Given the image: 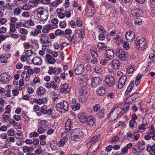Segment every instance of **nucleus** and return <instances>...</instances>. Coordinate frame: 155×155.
I'll return each mask as SVG.
<instances>
[{
	"label": "nucleus",
	"instance_id": "nucleus-1",
	"mask_svg": "<svg viewBox=\"0 0 155 155\" xmlns=\"http://www.w3.org/2000/svg\"><path fill=\"white\" fill-rule=\"evenodd\" d=\"M33 13L35 16L37 17L41 21L46 20L48 16V11L42 7H39L35 9Z\"/></svg>",
	"mask_w": 155,
	"mask_h": 155
},
{
	"label": "nucleus",
	"instance_id": "nucleus-2",
	"mask_svg": "<svg viewBox=\"0 0 155 155\" xmlns=\"http://www.w3.org/2000/svg\"><path fill=\"white\" fill-rule=\"evenodd\" d=\"M55 108L57 110L61 113H64L68 111L69 109L68 103L63 100L62 102L57 104Z\"/></svg>",
	"mask_w": 155,
	"mask_h": 155
},
{
	"label": "nucleus",
	"instance_id": "nucleus-3",
	"mask_svg": "<svg viewBox=\"0 0 155 155\" xmlns=\"http://www.w3.org/2000/svg\"><path fill=\"white\" fill-rule=\"evenodd\" d=\"M83 135L82 131L79 129L74 130L71 134V139L74 141H80L83 138Z\"/></svg>",
	"mask_w": 155,
	"mask_h": 155
},
{
	"label": "nucleus",
	"instance_id": "nucleus-4",
	"mask_svg": "<svg viewBox=\"0 0 155 155\" xmlns=\"http://www.w3.org/2000/svg\"><path fill=\"white\" fill-rule=\"evenodd\" d=\"M136 48L139 50L141 51L146 48V43L144 38H137L135 43Z\"/></svg>",
	"mask_w": 155,
	"mask_h": 155
},
{
	"label": "nucleus",
	"instance_id": "nucleus-5",
	"mask_svg": "<svg viewBox=\"0 0 155 155\" xmlns=\"http://www.w3.org/2000/svg\"><path fill=\"white\" fill-rule=\"evenodd\" d=\"M115 53L120 60L124 61L126 60L127 54L123 49L118 48L116 50Z\"/></svg>",
	"mask_w": 155,
	"mask_h": 155
},
{
	"label": "nucleus",
	"instance_id": "nucleus-6",
	"mask_svg": "<svg viewBox=\"0 0 155 155\" xmlns=\"http://www.w3.org/2000/svg\"><path fill=\"white\" fill-rule=\"evenodd\" d=\"M106 85L110 87L113 86L115 84L114 78L111 75L107 76L105 79Z\"/></svg>",
	"mask_w": 155,
	"mask_h": 155
},
{
	"label": "nucleus",
	"instance_id": "nucleus-7",
	"mask_svg": "<svg viewBox=\"0 0 155 155\" xmlns=\"http://www.w3.org/2000/svg\"><path fill=\"white\" fill-rule=\"evenodd\" d=\"M119 112L116 108L114 109L110 114L109 117V120L112 122L115 120L117 118L119 114Z\"/></svg>",
	"mask_w": 155,
	"mask_h": 155
},
{
	"label": "nucleus",
	"instance_id": "nucleus-8",
	"mask_svg": "<svg viewBox=\"0 0 155 155\" xmlns=\"http://www.w3.org/2000/svg\"><path fill=\"white\" fill-rule=\"evenodd\" d=\"M61 68H53L52 67H50L49 68L48 73L50 74H52L53 73L55 75H58L61 72Z\"/></svg>",
	"mask_w": 155,
	"mask_h": 155
},
{
	"label": "nucleus",
	"instance_id": "nucleus-9",
	"mask_svg": "<svg viewBox=\"0 0 155 155\" xmlns=\"http://www.w3.org/2000/svg\"><path fill=\"white\" fill-rule=\"evenodd\" d=\"M101 79L99 77H93L91 80V87L95 88L100 85L101 83Z\"/></svg>",
	"mask_w": 155,
	"mask_h": 155
},
{
	"label": "nucleus",
	"instance_id": "nucleus-10",
	"mask_svg": "<svg viewBox=\"0 0 155 155\" xmlns=\"http://www.w3.org/2000/svg\"><path fill=\"white\" fill-rule=\"evenodd\" d=\"M135 33L131 31H127L125 34V37L129 41L131 42L135 38Z\"/></svg>",
	"mask_w": 155,
	"mask_h": 155
},
{
	"label": "nucleus",
	"instance_id": "nucleus-11",
	"mask_svg": "<svg viewBox=\"0 0 155 155\" xmlns=\"http://www.w3.org/2000/svg\"><path fill=\"white\" fill-rule=\"evenodd\" d=\"M95 122V120L94 118L92 116H90L87 117L86 122L85 123H86L87 125L91 127L94 125Z\"/></svg>",
	"mask_w": 155,
	"mask_h": 155
},
{
	"label": "nucleus",
	"instance_id": "nucleus-12",
	"mask_svg": "<svg viewBox=\"0 0 155 155\" xmlns=\"http://www.w3.org/2000/svg\"><path fill=\"white\" fill-rule=\"evenodd\" d=\"M127 78L125 75H123L120 77L118 81V87L119 89L121 88L125 84Z\"/></svg>",
	"mask_w": 155,
	"mask_h": 155
},
{
	"label": "nucleus",
	"instance_id": "nucleus-13",
	"mask_svg": "<svg viewBox=\"0 0 155 155\" xmlns=\"http://www.w3.org/2000/svg\"><path fill=\"white\" fill-rule=\"evenodd\" d=\"M84 67L83 64L78 65L74 70V72L76 74L79 75L82 74L84 71Z\"/></svg>",
	"mask_w": 155,
	"mask_h": 155
},
{
	"label": "nucleus",
	"instance_id": "nucleus-14",
	"mask_svg": "<svg viewBox=\"0 0 155 155\" xmlns=\"http://www.w3.org/2000/svg\"><path fill=\"white\" fill-rule=\"evenodd\" d=\"M147 148L146 150L148 152H150L151 155H155V144L152 146L150 144L147 145Z\"/></svg>",
	"mask_w": 155,
	"mask_h": 155
},
{
	"label": "nucleus",
	"instance_id": "nucleus-15",
	"mask_svg": "<svg viewBox=\"0 0 155 155\" xmlns=\"http://www.w3.org/2000/svg\"><path fill=\"white\" fill-rule=\"evenodd\" d=\"M86 15L88 17H91L95 12V8L94 7H87Z\"/></svg>",
	"mask_w": 155,
	"mask_h": 155
},
{
	"label": "nucleus",
	"instance_id": "nucleus-16",
	"mask_svg": "<svg viewBox=\"0 0 155 155\" xmlns=\"http://www.w3.org/2000/svg\"><path fill=\"white\" fill-rule=\"evenodd\" d=\"M0 76L1 77V81L3 84H7L9 82V76L6 73L2 74Z\"/></svg>",
	"mask_w": 155,
	"mask_h": 155
},
{
	"label": "nucleus",
	"instance_id": "nucleus-17",
	"mask_svg": "<svg viewBox=\"0 0 155 155\" xmlns=\"http://www.w3.org/2000/svg\"><path fill=\"white\" fill-rule=\"evenodd\" d=\"M142 11L140 9H135L131 11V14L134 17H139L142 14Z\"/></svg>",
	"mask_w": 155,
	"mask_h": 155
},
{
	"label": "nucleus",
	"instance_id": "nucleus-18",
	"mask_svg": "<svg viewBox=\"0 0 155 155\" xmlns=\"http://www.w3.org/2000/svg\"><path fill=\"white\" fill-rule=\"evenodd\" d=\"M99 143H92L88 149V150L91 153H94L99 148Z\"/></svg>",
	"mask_w": 155,
	"mask_h": 155
},
{
	"label": "nucleus",
	"instance_id": "nucleus-19",
	"mask_svg": "<svg viewBox=\"0 0 155 155\" xmlns=\"http://www.w3.org/2000/svg\"><path fill=\"white\" fill-rule=\"evenodd\" d=\"M70 88L67 84H64L62 85L60 89V92L64 94H67L70 91Z\"/></svg>",
	"mask_w": 155,
	"mask_h": 155
},
{
	"label": "nucleus",
	"instance_id": "nucleus-20",
	"mask_svg": "<svg viewBox=\"0 0 155 155\" xmlns=\"http://www.w3.org/2000/svg\"><path fill=\"white\" fill-rule=\"evenodd\" d=\"M10 57V54L6 53L1 55L0 56V61L2 63H6L7 62L8 58Z\"/></svg>",
	"mask_w": 155,
	"mask_h": 155
},
{
	"label": "nucleus",
	"instance_id": "nucleus-21",
	"mask_svg": "<svg viewBox=\"0 0 155 155\" xmlns=\"http://www.w3.org/2000/svg\"><path fill=\"white\" fill-rule=\"evenodd\" d=\"M106 54L107 60H110L113 58L114 55V52L112 49H108L106 50Z\"/></svg>",
	"mask_w": 155,
	"mask_h": 155
},
{
	"label": "nucleus",
	"instance_id": "nucleus-22",
	"mask_svg": "<svg viewBox=\"0 0 155 155\" xmlns=\"http://www.w3.org/2000/svg\"><path fill=\"white\" fill-rule=\"evenodd\" d=\"M35 25L34 22L31 20L25 21L22 24V26L24 27L29 28L31 26H33Z\"/></svg>",
	"mask_w": 155,
	"mask_h": 155
},
{
	"label": "nucleus",
	"instance_id": "nucleus-23",
	"mask_svg": "<svg viewBox=\"0 0 155 155\" xmlns=\"http://www.w3.org/2000/svg\"><path fill=\"white\" fill-rule=\"evenodd\" d=\"M32 62L34 65H40L41 64L42 61L40 58L36 56L32 59Z\"/></svg>",
	"mask_w": 155,
	"mask_h": 155
},
{
	"label": "nucleus",
	"instance_id": "nucleus-24",
	"mask_svg": "<svg viewBox=\"0 0 155 155\" xmlns=\"http://www.w3.org/2000/svg\"><path fill=\"white\" fill-rule=\"evenodd\" d=\"M36 94L37 96H41L45 94L46 93V89L41 86L38 87L36 90Z\"/></svg>",
	"mask_w": 155,
	"mask_h": 155
},
{
	"label": "nucleus",
	"instance_id": "nucleus-25",
	"mask_svg": "<svg viewBox=\"0 0 155 155\" xmlns=\"http://www.w3.org/2000/svg\"><path fill=\"white\" fill-rule=\"evenodd\" d=\"M101 137V135L99 134L95 135L92 137L89 141V143L93 142L94 143H98V141L99 140V138Z\"/></svg>",
	"mask_w": 155,
	"mask_h": 155
},
{
	"label": "nucleus",
	"instance_id": "nucleus-26",
	"mask_svg": "<svg viewBox=\"0 0 155 155\" xmlns=\"http://www.w3.org/2000/svg\"><path fill=\"white\" fill-rule=\"evenodd\" d=\"M45 57L47 60V61L49 64H53L56 61L55 59L53 58L52 57L50 54H47L46 55Z\"/></svg>",
	"mask_w": 155,
	"mask_h": 155
},
{
	"label": "nucleus",
	"instance_id": "nucleus-27",
	"mask_svg": "<svg viewBox=\"0 0 155 155\" xmlns=\"http://www.w3.org/2000/svg\"><path fill=\"white\" fill-rule=\"evenodd\" d=\"M111 64L113 67L115 69H118L120 65V62L117 59H114L112 61Z\"/></svg>",
	"mask_w": 155,
	"mask_h": 155
},
{
	"label": "nucleus",
	"instance_id": "nucleus-28",
	"mask_svg": "<svg viewBox=\"0 0 155 155\" xmlns=\"http://www.w3.org/2000/svg\"><path fill=\"white\" fill-rule=\"evenodd\" d=\"M49 38L46 35L42 34L41 35L40 41L41 44H43L48 41Z\"/></svg>",
	"mask_w": 155,
	"mask_h": 155
},
{
	"label": "nucleus",
	"instance_id": "nucleus-29",
	"mask_svg": "<svg viewBox=\"0 0 155 155\" xmlns=\"http://www.w3.org/2000/svg\"><path fill=\"white\" fill-rule=\"evenodd\" d=\"M84 30L82 29H77L75 31L76 33L78 34V36L81 38H83L85 35Z\"/></svg>",
	"mask_w": 155,
	"mask_h": 155
},
{
	"label": "nucleus",
	"instance_id": "nucleus-30",
	"mask_svg": "<svg viewBox=\"0 0 155 155\" xmlns=\"http://www.w3.org/2000/svg\"><path fill=\"white\" fill-rule=\"evenodd\" d=\"M106 93L105 88L104 87H100L97 91V94L98 95L103 96Z\"/></svg>",
	"mask_w": 155,
	"mask_h": 155
},
{
	"label": "nucleus",
	"instance_id": "nucleus-31",
	"mask_svg": "<svg viewBox=\"0 0 155 155\" xmlns=\"http://www.w3.org/2000/svg\"><path fill=\"white\" fill-rule=\"evenodd\" d=\"M71 121L70 120H68L65 123V127L66 130L67 131H69L71 130Z\"/></svg>",
	"mask_w": 155,
	"mask_h": 155
},
{
	"label": "nucleus",
	"instance_id": "nucleus-32",
	"mask_svg": "<svg viewBox=\"0 0 155 155\" xmlns=\"http://www.w3.org/2000/svg\"><path fill=\"white\" fill-rule=\"evenodd\" d=\"M138 97V94L137 93H135L132 94L131 96H129L128 97V99L130 101V103H132Z\"/></svg>",
	"mask_w": 155,
	"mask_h": 155
},
{
	"label": "nucleus",
	"instance_id": "nucleus-33",
	"mask_svg": "<svg viewBox=\"0 0 155 155\" xmlns=\"http://www.w3.org/2000/svg\"><path fill=\"white\" fill-rule=\"evenodd\" d=\"M130 101L127 102L123 105L121 107L122 110L124 112H126L128 111L129 109L130 104Z\"/></svg>",
	"mask_w": 155,
	"mask_h": 155
},
{
	"label": "nucleus",
	"instance_id": "nucleus-34",
	"mask_svg": "<svg viewBox=\"0 0 155 155\" xmlns=\"http://www.w3.org/2000/svg\"><path fill=\"white\" fill-rule=\"evenodd\" d=\"M71 106L72 110L75 111L80 109L81 105L79 103H75L72 105Z\"/></svg>",
	"mask_w": 155,
	"mask_h": 155
},
{
	"label": "nucleus",
	"instance_id": "nucleus-35",
	"mask_svg": "<svg viewBox=\"0 0 155 155\" xmlns=\"http://www.w3.org/2000/svg\"><path fill=\"white\" fill-rule=\"evenodd\" d=\"M148 125L147 123L144 122V119H143V124L140 125L138 127V130H140L144 131L146 129L145 126Z\"/></svg>",
	"mask_w": 155,
	"mask_h": 155
},
{
	"label": "nucleus",
	"instance_id": "nucleus-36",
	"mask_svg": "<svg viewBox=\"0 0 155 155\" xmlns=\"http://www.w3.org/2000/svg\"><path fill=\"white\" fill-rule=\"evenodd\" d=\"M78 118L80 121L82 123H84L86 122L87 117L83 114H80L78 115Z\"/></svg>",
	"mask_w": 155,
	"mask_h": 155
},
{
	"label": "nucleus",
	"instance_id": "nucleus-37",
	"mask_svg": "<svg viewBox=\"0 0 155 155\" xmlns=\"http://www.w3.org/2000/svg\"><path fill=\"white\" fill-rule=\"evenodd\" d=\"M106 113V111L104 109H102L100 110L97 113V116L100 118H103Z\"/></svg>",
	"mask_w": 155,
	"mask_h": 155
},
{
	"label": "nucleus",
	"instance_id": "nucleus-38",
	"mask_svg": "<svg viewBox=\"0 0 155 155\" xmlns=\"http://www.w3.org/2000/svg\"><path fill=\"white\" fill-rule=\"evenodd\" d=\"M41 33V30H38L37 29H35L34 31L31 32L30 35L34 37H35L37 35Z\"/></svg>",
	"mask_w": 155,
	"mask_h": 155
},
{
	"label": "nucleus",
	"instance_id": "nucleus-39",
	"mask_svg": "<svg viewBox=\"0 0 155 155\" xmlns=\"http://www.w3.org/2000/svg\"><path fill=\"white\" fill-rule=\"evenodd\" d=\"M18 20L17 18L11 17L10 18V23H9V25H15L16 22Z\"/></svg>",
	"mask_w": 155,
	"mask_h": 155
},
{
	"label": "nucleus",
	"instance_id": "nucleus-40",
	"mask_svg": "<svg viewBox=\"0 0 155 155\" xmlns=\"http://www.w3.org/2000/svg\"><path fill=\"white\" fill-rule=\"evenodd\" d=\"M134 69L135 68L133 65H130L128 66L127 71L128 74H130L133 72L134 71Z\"/></svg>",
	"mask_w": 155,
	"mask_h": 155
},
{
	"label": "nucleus",
	"instance_id": "nucleus-41",
	"mask_svg": "<svg viewBox=\"0 0 155 155\" xmlns=\"http://www.w3.org/2000/svg\"><path fill=\"white\" fill-rule=\"evenodd\" d=\"M66 38L69 41V42L71 43V44H73L75 42V41L74 39V36L72 37L71 36H68L66 37Z\"/></svg>",
	"mask_w": 155,
	"mask_h": 155
},
{
	"label": "nucleus",
	"instance_id": "nucleus-42",
	"mask_svg": "<svg viewBox=\"0 0 155 155\" xmlns=\"http://www.w3.org/2000/svg\"><path fill=\"white\" fill-rule=\"evenodd\" d=\"M38 133L34 131L33 132H31L29 134V137L31 138L32 137H36L39 136Z\"/></svg>",
	"mask_w": 155,
	"mask_h": 155
},
{
	"label": "nucleus",
	"instance_id": "nucleus-43",
	"mask_svg": "<svg viewBox=\"0 0 155 155\" xmlns=\"http://www.w3.org/2000/svg\"><path fill=\"white\" fill-rule=\"evenodd\" d=\"M7 134L9 136H14L15 135L14 130L12 128L10 129L8 131Z\"/></svg>",
	"mask_w": 155,
	"mask_h": 155
},
{
	"label": "nucleus",
	"instance_id": "nucleus-44",
	"mask_svg": "<svg viewBox=\"0 0 155 155\" xmlns=\"http://www.w3.org/2000/svg\"><path fill=\"white\" fill-rule=\"evenodd\" d=\"M10 48V46L9 45H4L3 46V49L7 53H8V52L9 51Z\"/></svg>",
	"mask_w": 155,
	"mask_h": 155
},
{
	"label": "nucleus",
	"instance_id": "nucleus-45",
	"mask_svg": "<svg viewBox=\"0 0 155 155\" xmlns=\"http://www.w3.org/2000/svg\"><path fill=\"white\" fill-rule=\"evenodd\" d=\"M129 124L130 126V128H133L135 126L136 124V121L134 120H131L129 122Z\"/></svg>",
	"mask_w": 155,
	"mask_h": 155
},
{
	"label": "nucleus",
	"instance_id": "nucleus-46",
	"mask_svg": "<svg viewBox=\"0 0 155 155\" xmlns=\"http://www.w3.org/2000/svg\"><path fill=\"white\" fill-rule=\"evenodd\" d=\"M15 138L17 139H21L23 136V134L22 133L20 130H18L16 134L15 135Z\"/></svg>",
	"mask_w": 155,
	"mask_h": 155
},
{
	"label": "nucleus",
	"instance_id": "nucleus-47",
	"mask_svg": "<svg viewBox=\"0 0 155 155\" xmlns=\"http://www.w3.org/2000/svg\"><path fill=\"white\" fill-rule=\"evenodd\" d=\"M11 110V107L9 105H8L6 106L5 108V111L4 113H10Z\"/></svg>",
	"mask_w": 155,
	"mask_h": 155
},
{
	"label": "nucleus",
	"instance_id": "nucleus-48",
	"mask_svg": "<svg viewBox=\"0 0 155 155\" xmlns=\"http://www.w3.org/2000/svg\"><path fill=\"white\" fill-rule=\"evenodd\" d=\"M46 130L43 127H40L38 128L37 132L39 134H42L44 133Z\"/></svg>",
	"mask_w": 155,
	"mask_h": 155
},
{
	"label": "nucleus",
	"instance_id": "nucleus-49",
	"mask_svg": "<svg viewBox=\"0 0 155 155\" xmlns=\"http://www.w3.org/2000/svg\"><path fill=\"white\" fill-rule=\"evenodd\" d=\"M47 107L46 105H45L41 107V111L43 113L46 114L47 110Z\"/></svg>",
	"mask_w": 155,
	"mask_h": 155
},
{
	"label": "nucleus",
	"instance_id": "nucleus-50",
	"mask_svg": "<svg viewBox=\"0 0 155 155\" xmlns=\"http://www.w3.org/2000/svg\"><path fill=\"white\" fill-rule=\"evenodd\" d=\"M97 47L99 49H101L105 48L106 45L104 43H99L97 45Z\"/></svg>",
	"mask_w": 155,
	"mask_h": 155
},
{
	"label": "nucleus",
	"instance_id": "nucleus-51",
	"mask_svg": "<svg viewBox=\"0 0 155 155\" xmlns=\"http://www.w3.org/2000/svg\"><path fill=\"white\" fill-rule=\"evenodd\" d=\"M20 32L22 34L27 35L28 33L27 30L24 28H21L19 29Z\"/></svg>",
	"mask_w": 155,
	"mask_h": 155
},
{
	"label": "nucleus",
	"instance_id": "nucleus-52",
	"mask_svg": "<svg viewBox=\"0 0 155 155\" xmlns=\"http://www.w3.org/2000/svg\"><path fill=\"white\" fill-rule=\"evenodd\" d=\"M142 20L140 18L136 19L134 21L135 24L137 25H140L142 23Z\"/></svg>",
	"mask_w": 155,
	"mask_h": 155
},
{
	"label": "nucleus",
	"instance_id": "nucleus-53",
	"mask_svg": "<svg viewBox=\"0 0 155 155\" xmlns=\"http://www.w3.org/2000/svg\"><path fill=\"white\" fill-rule=\"evenodd\" d=\"M38 3L34 1H31L29 3V4L31 8L35 7L38 5Z\"/></svg>",
	"mask_w": 155,
	"mask_h": 155
},
{
	"label": "nucleus",
	"instance_id": "nucleus-54",
	"mask_svg": "<svg viewBox=\"0 0 155 155\" xmlns=\"http://www.w3.org/2000/svg\"><path fill=\"white\" fill-rule=\"evenodd\" d=\"M21 10L18 8H15L14 11V13L17 15H19L21 13Z\"/></svg>",
	"mask_w": 155,
	"mask_h": 155
},
{
	"label": "nucleus",
	"instance_id": "nucleus-55",
	"mask_svg": "<svg viewBox=\"0 0 155 155\" xmlns=\"http://www.w3.org/2000/svg\"><path fill=\"white\" fill-rule=\"evenodd\" d=\"M23 20H21L20 22H17L15 24V27L17 28H19L21 27L22 26V24L23 23L22 22V21Z\"/></svg>",
	"mask_w": 155,
	"mask_h": 155
},
{
	"label": "nucleus",
	"instance_id": "nucleus-56",
	"mask_svg": "<svg viewBox=\"0 0 155 155\" xmlns=\"http://www.w3.org/2000/svg\"><path fill=\"white\" fill-rule=\"evenodd\" d=\"M127 139H128L129 140H130V139L133 138L134 136V134L130 132H129L127 134Z\"/></svg>",
	"mask_w": 155,
	"mask_h": 155
},
{
	"label": "nucleus",
	"instance_id": "nucleus-57",
	"mask_svg": "<svg viewBox=\"0 0 155 155\" xmlns=\"http://www.w3.org/2000/svg\"><path fill=\"white\" fill-rule=\"evenodd\" d=\"M32 54L33 51L31 50H27L25 52V55L28 57L31 56Z\"/></svg>",
	"mask_w": 155,
	"mask_h": 155
},
{
	"label": "nucleus",
	"instance_id": "nucleus-58",
	"mask_svg": "<svg viewBox=\"0 0 155 155\" xmlns=\"http://www.w3.org/2000/svg\"><path fill=\"white\" fill-rule=\"evenodd\" d=\"M10 31L12 33H14L16 31V27L15 25H10Z\"/></svg>",
	"mask_w": 155,
	"mask_h": 155
},
{
	"label": "nucleus",
	"instance_id": "nucleus-59",
	"mask_svg": "<svg viewBox=\"0 0 155 155\" xmlns=\"http://www.w3.org/2000/svg\"><path fill=\"white\" fill-rule=\"evenodd\" d=\"M94 71L97 73H100L101 71V69L100 66L96 65L94 68Z\"/></svg>",
	"mask_w": 155,
	"mask_h": 155
},
{
	"label": "nucleus",
	"instance_id": "nucleus-60",
	"mask_svg": "<svg viewBox=\"0 0 155 155\" xmlns=\"http://www.w3.org/2000/svg\"><path fill=\"white\" fill-rule=\"evenodd\" d=\"M91 55L93 58H97L98 57L97 53L95 51L91 50Z\"/></svg>",
	"mask_w": 155,
	"mask_h": 155
},
{
	"label": "nucleus",
	"instance_id": "nucleus-61",
	"mask_svg": "<svg viewBox=\"0 0 155 155\" xmlns=\"http://www.w3.org/2000/svg\"><path fill=\"white\" fill-rule=\"evenodd\" d=\"M132 89L133 86H131V85H129L128 86L126 91V94L127 95L129 94L131 92V90Z\"/></svg>",
	"mask_w": 155,
	"mask_h": 155
},
{
	"label": "nucleus",
	"instance_id": "nucleus-62",
	"mask_svg": "<svg viewBox=\"0 0 155 155\" xmlns=\"http://www.w3.org/2000/svg\"><path fill=\"white\" fill-rule=\"evenodd\" d=\"M100 108V105L99 104H96L93 107V110L94 111H97Z\"/></svg>",
	"mask_w": 155,
	"mask_h": 155
},
{
	"label": "nucleus",
	"instance_id": "nucleus-63",
	"mask_svg": "<svg viewBox=\"0 0 155 155\" xmlns=\"http://www.w3.org/2000/svg\"><path fill=\"white\" fill-rule=\"evenodd\" d=\"M128 151V150L127 148L125 146L122 149L121 153L125 155L127 153Z\"/></svg>",
	"mask_w": 155,
	"mask_h": 155
},
{
	"label": "nucleus",
	"instance_id": "nucleus-64",
	"mask_svg": "<svg viewBox=\"0 0 155 155\" xmlns=\"http://www.w3.org/2000/svg\"><path fill=\"white\" fill-rule=\"evenodd\" d=\"M59 25L62 28H65L67 26V24L66 22L63 21L60 23Z\"/></svg>",
	"mask_w": 155,
	"mask_h": 155
}]
</instances>
